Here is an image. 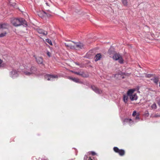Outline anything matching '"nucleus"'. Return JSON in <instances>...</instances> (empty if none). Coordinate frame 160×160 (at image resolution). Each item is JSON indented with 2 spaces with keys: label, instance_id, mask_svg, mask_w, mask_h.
Masks as SVG:
<instances>
[{
  "label": "nucleus",
  "instance_id": "6",
  "mask_svg": "<svg viewBox=\"0 0 160 160\" xmlns=\"http://www.w3.org/2000/svg\"><path fill=\"white\" fill-rule=\"evenodd\" d=\"M112 58L115 60H118V62L120 63H123V60L122 56L119 54L117 53L114 54Z\"/></svg>",
  "mask_w": 160,
  "mask_h": 160
},
{
  "label": "nucleus",
  "instance_id": "17",
  "mask_svg": "<svg viewBox=\"0 0 160 160\" xmlns=\"http://www.w3.org/2000/svg\"><path fill=\"white\" fill-rule=\"evenodd\" d=\"M128 95H123V100L124 102L125 103H126L128 100Z\"/></svg>",
  "mask_w": 160,
  "mask_h": 160
},
{
  "label": "nucleus",
  "instance_id": "16",
  "mask_svg": "<svg viewBox=\"0 0 160 160\" xmlns=\"http://www.w3.org/2000/svg\"><path fill=\"white\" fill-rule=\"evenodd\" d=\"M155 83L157 84L159 81V78L158 77H155L151 79Z\"/></svg>",
  "mask_w": 160,
  "mask_h": 160
},
{
  "label": "nucleus",
  "instance_id": "32",
  "mask_svg": "<svg viewBox=\"0 0 160 160\" xmlns=\"http://www.w3.org/2000/svg\"><path fill=\"white\" fill-rule=\"evenodd\" d=\"M108 52H109V53L110 54L111 53V52H110V50H109Z\"/></svg>",
  "mask_w": 160,
  "mask_h": 160
},
{
  "label": "nucleus",
  "instance_id": "3",
  "mask_svg": "<svg viewBox=\"0 0 160 160\" xmlns=\"http://www.w3.org/2000/svg\"><path fill=\"white\" fill-rule=\"evenodd\" d=\"M8 27V25L6 24H0V37L2 38L6 36L7 34V31L5 30Z\"/></svg>",
  "mask_w": 160,
  "mask_h": 160
},
{
  "label": "nucleus",
  "instance_id": "21",
  "mask_svg": "<svg viewBox=\"0 0 160 160\" xmlns=\"http://www.w3.org/2000/svg\"><path fill=\"white\" fill-rule=\"evenodd\" d=\"M122 2L124 6H127V5L128 2L127 0H122Z\"/></svg>",
  "mask_w": 160,
  "mask_h": 160
},
{
  "label": "nucleus",
  "instance_id": "13",
  "mask_svg": "<svg viewBox=\"0 0 160 160\" xmlns=\"http://www.w3.org/2000/svg\"><path fill=\"white\" fill-rule=\"evenodd\" d=\"M102 57V55L100 53H98L94 57V59L95 61L100 60Z\"/></svg>",
  "mask_w": 160,
  "mask_h": 160
},
{
  "label": "nucleus",
  "instance_id": "12",
  "mask_svg": "<svg viewBox=\"0 0 160 160\" xmlns=\"http://www.w3.org/2000/svg\"><path fill=\"white\" fill-rule=\"evenodd\" d=\"M35 58L38 64H41L42 63L43 59L41 57H35Z\"/></svg>",
  "mask_w": 160,
  "mask_h": 160
},
{
  "label": "nucleus",
  "instance_id": "8",
  "mask_svg": "<svg viewBox=\"0 0 160 160\" xmlns=\"http://www.w3.org/2000/svg\"><path fill=\"white\" fill-rule=\"evenodd\" d=\"M113 150L116 152L118 153L121 156L124 155L125 151L123 149H120L117 147H115L113 148Z\"/></svg>",
  "mask_w": 160,
  "mask_h": 160
},
{
  "label": "nucleus",
  "instance_id": "15",
  "mask_svg": "<svg viewBox=\"0 0 160 160\" xmlns=\"http://www.w3.org/2000/svg\"><path fill=\"white\" fill-rule=\"evenodd\" d=\"M115 77L117 79H121V78H123L125 77L123 76V75L121 74H116L115 75Z\"/></svg>",
  "mask_w": 160,
  "mask_h": 160
},
{
  "label": "nucleus",
  "instance_id": "33",
  "mask_svg": "<svg viewBox=\"0 0 160 160\" xmlns=\"http://www.w3.org/2000/svg\"><path fill=\"white\" fill-rule=\"evenodd\" d=\"M159 87H160V83H159Z\"/></svg>",
  "mask_w": 160,
  "mask_h": 160
},
{
  "label": "nucleus",
  "instance_id": "5",
  "mask_svg": "<svg viewBox=\"0 0 160 160\" xmlns=\"http://www.w3.org/2000/svg\"><path fill=\"white\" fill-rule=\"evenodd\" d=\"M35 70L36 68L34 67H32L31 68L30 70L28 69L27 68L25 69L24 70L23 72L25 75L30 76L34 73Z\"/></svg>",
  "mask_w": 160,
  "mask_h": 160
},
{
  "label": "nucleus",
  "instance_id": "11",
  "mask_svg": "<svg viewBox=\"0 0 160 160\" xmlns=\"http://www.w3.org/2000/svg\"><path fill=\"white\" fill-rule=\"evenodd\" d=\"M92 88L96 93H101L102 92V91L101 90L97 88L94 86H92Z\"/></svg>",
  "mask_w": 160,
  "mask_h": 160
},
{
  "label": "nucleus",
  "instance_id": "9",
  "mask_svg": "<svg viewBox=\"0 0 160 160\" xmlns=\"http://www.w3.org/2000/svg\"><path fill=\"white\" fill-rule=\"evenodd\" d=\"M38 15L40 17L42 18H44L46 16L49 17H50L51 15L49 14H47L45 12L43 11H40L38 13Z\"/></svg>",
  "mask_w": 160,
  "mask_h": 160
},
{
  "label": "nucleus",
  "instance_id": "2",
  "mask_svg": "<svg viewBox=\"0 0 160 160\" xmlns=\"http://www.w3.org/2000/svg\"><path fill=\"white\" fill-rule=\"evenodd\" d=\"M135 90V89H131L129 90L127 92L128 96L132 101L136 100L138 99L137 94L134 92Z\"/></svg>",
  "mask_w": 160,
  "mask_h": 160
},
{
  "label": "nucleus",
  "instance_id": "10",
  "mask_svg": "<svg viewBox=\"0 0 160 160\" xmlns=\"http://www.w3.org/2000/svg\"><path fill=\"white\" fill-rule=\"evenodd\" d=\"M10 75L12 78H15L18 76V72L15 70H13L10 72Z\"/></svg>",
  "mask_w": 160,
  "mask_h": 160
},
{
  "label": "nucleus",
  "instance_id": "26",
  "mask_svg": "<svg viewBox=\"0 0 160 160\" xmlns=\"http://www.w3.org/2000/svg\"><path fill=\"white\" fill-rule=\"evenodd\" d=\"M137 114V112L136 111H134L132 113V116H135Z\"/></svg>",
  "mask_w": 160,
  "mask_h": 160
},
{
  "label": "nucleus",
  "instance_id": "27",
  "mask_svg": "<svg viewBox=\"0 0 160 160\" xmlns=\"http://www.w3.org/2000/svg\"><path fill=\"white\" fill-rule=\"evenodd\" d=\"M47 55L49 57H50L51 56V53L50 52H47Z\"/></svg>",
  "mask_w": 160,
  "mask_h": 160
},
{
  "label": "nucleus",
  "instance_id": "30",
  "mask_svg": "<svg viewBox=\"0 0 160 160\" xmlns=\"http://www.w3.org/2000/svg\"><path fill=\"white\" fill-rule=\"evenodd\" d=\"M158 105L160 107V101H159L158 102Z\"/></svg>",
  "mask_w": 160,
  "mask_h": 160
},
{
  "label": "nucleus",
  "instance_id": "1",
  "mask_svg": "<svg viewBox=\"0 0 160 160\" xmlns=\"http://www.w3.org/2000/svg\"><path fill=\"white\" fill-rule=\"evenodd\" d=\"M65 46L71 49H79L84 48V45L80 42H75L69 41L68 43H65Z\"/></svg>",
  "mask_w": 160,
  "mask_h": 160
},
{
  "label": "nucleus",
  "instance_id": "24",
  "mask_svg": "<svg viewBox=\"0 0 160 160\" xmlns=\"http://www.w3.org/2000/svg\"><path fill=\"white\" fill-rule=\"evenodd\" d=\"M46 41L48 42V43H49L50 45H52V42L49 39H47L46 40Z\"/></svg>",
  "mask_w": 160,
  "mask_h": 160
},
{
  "label": "nucleus",
  "instance_id": "31",
  "mask_svg": "<svg viewBox=\"0 0 160 160\" xmlns=\"http://www.w3.org/2000/svg\"><path fill=\"white\" fill-rule=\"evenodd\" d=\"M136 119H139V118L138 116H137L136 118Z\"/></svg>",
  "mask_w": 160,
  "mask_h": 160
},
{
  "label": "nucleus",
  "instance_id": "7",
  "mask_svg": "<svg viewBox=\"0 0 160 160\" xmlns=\"http://www.w3.org/2000/svg\"><path fill=\"white\" fill-rule=\"evenodd\" d=\"M58 77L57 75H52L47 74L45 76V78L48 81H52L54 80V79L57 78Z\"/></svg>",
  "mask_w": 160,
  "mask_h": 160
},
{
  "label": "nucleus",
  "instance_id": "29",
  "mask_svg": "<svg viewBox=\"0 0 160 160\" xmlns=\"http://www.w3.org/2000/svg\"><path fill=\"white\" fill-rule=\"evenodd\" d=\"M74 73L75 74H78V75H81V74H80V73L79 72H74Z\"/></svg>",
  "mask_w": 160,
  "mask_h": 160
},
{
  "label": "nucleus",
  "instance_id": "18",
  "mask_svg": "<svg viewBox=\"0 0 160 160\" xmlns=\"http://www.w3.org/2000/svg\"><path fill=\"white\" fill-rule=\"evenodd\" d=\"M131 122H132V121L131 119H125L124 121V124H125L126 122L127 123H128L130 124H131Z\"/></svg>",
  "mask_w": 160,
  "mask_h": 160
},
{
  "label": "nucleus",
  "instance_id": "20",
  "mask_svg": "<svg viewBox=\"0 0 160 160\" xmlns=\"http://www.w3.org/2000/svg\"><path fill=\"white\" fill-rule=\"evenodd\" d=\"M151 107L152 108V109H156L157 108L156 104L155 103H154L151 105Z\"/></svg>",
  "mask_w": 160,
  "mask_h": 160
},
{
  "label": "nucleus",
  "instance_id": "25",
  "mask_svg": "<svg viewBox=\"0 0 160 160\" xmlns=\"http://www.w3.org/2000/svg\"><path fill=\"white\" fill-rule=\"evenodd\" d=\"M85 160H93L91 157H88L87 156H85L84 158Z\"/></svg>",
  "mask_w": 160,
  "mask_h": 160
},
{
  "label": "nucleus",
  "instance_id": "28",
  "mask_svg": "<svg viewBox=\"0 0 160 160\" xmlns=\"http://www.w3.org/2000/svg\"><path fill=\"white\" fill-rule=\"evenodd\" d=\"M91 153L93 155H96V153L94 152H91Z\"/></svg>",
  "mask_w": 160,
  "mask_h": 160
},
{
  "label": "nucleus",
  "instance_id": "19",
  "mask_svg": "<svg viewBox=\"0 0 160 160\" xmlns=\"http://www.w3.org/2000/svg\"><path fill=\"white\" fill-rule=\"evenodd\" d=\"M69 79L71 80H72L74 82H79V80L77 78L70 77L69 78Z\"/></svg>",
  "mask_w": 160,
  "mask_h": 160
},
{
  "label": "nucleus",
  "instance_id": "23",
  "mask_svg": "<svg viewBox=\"0 0 160 160\" xmlns=\"http://www.w3.org/2000/svg\"><path fill=\"white\" fill-rule=\"evenodd\" d=\"M46 4L48 6H49L51 3V2L50 0H48L46 1Z\"/></svg>",
  "mask_w": 160,
  "mask_h": 160
},
{
  "label": "nucleus",
  "instance_id": "14",
  "mask_svg": "<svg viewBox=\"0 0 160 160\" xmlns=\"http://www.w3.org/2000/svg\"><path fill=\"white\" fill-rule=\"evenodd\" d=\"M38 32L43 35H46L48 34V32L46 31H44L42 29H39L38 30Z\"/></svg>",
  "mask_w": 160,
  "mask_h": 160
},
{
  "label": "nucleus",
  "instance_id": "4",
  "mask_svg": "<svg viewBox=\"0 0 160 160\" xmlns=\"http://www.w3.org/2000/svg\"><path fill=\"white\" fill-rule=\"evenodd\" d=\"M24 21V20L22 18H14L11 20V22L13 26L18 27L22 25Z\"/></svg>",
  "mask_w": 160,
  "mask_h": 160
},
{
  "label": "nucleus",
  "instance_id": "22",
  "mask_svg": "<svg viewBox=\"0 0 160 160\" xmlns=\"http://www.w3.org/2000/svg\"><path fill=\"white\" fill-rule=\"evenodd\" d=\"M5 64L2 63V61L0 59V68L4 67Z\"/></svg>",
  "mask_w": 160,
  "mask_h": 160
}]
</instances>
